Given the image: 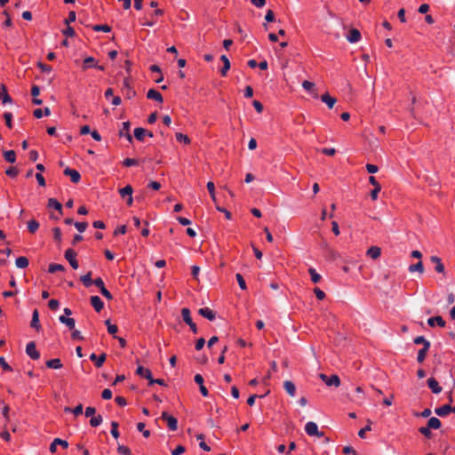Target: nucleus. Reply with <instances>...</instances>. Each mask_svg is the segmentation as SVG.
I'll return each instance as SVG.
<instances>
[{
	"mask_svg": "<svg viewBox=\"0 0 455 455\" xmlns=\"http://www.w3.org/2000/svg\"><path fill=\"white\" fill-rule=\"evenodd\" d=\"M91 304L97 312H100L104 307V303L99 296H92Z\"/></svg>",
	"mask_w": 455,
	"mask_h": 455,
	"instance_id": "nucleus-16",
	"label": "nucleus"
},
{
	"mask_svg": "<svg viewBox=\"0 0 455 455\" xmlns=\"http://www.w3.org/2000/svg\"><path fill=\"white\" fill-rule=\"evenodd\" d=\"M96 65V60L93 58V57H86L84 60V64H83V69H87L89 68H92V67H95Z\"/></svg>",
	"mask_w": 455,
	"mask_h": 455,
	"instance_id": "nucleus-37",
	"label": "nucleus"
},
{
	"mask_svg": "<svg viewBox=\"0 0 455 455\" xmlns=\"http://www.w3.org/2000/svg\"><path fill=\"white\" fill-rule=\"evenodd\" d=\"M429 347H430V343H427V344H425V347H423L421 349L419 350L418 356H417V361L419 363L424 362V360L426 358V355L427 354V352L429 350Z\"/></svg>",
	"mask_w": 455,
	"mask_h": 455,
	"instance_id": "nucleus-22",
	"label": "nucleus"
},
{
	"mask_svg": "<svg viewBox=\"0 0 455 455\" xmlns=\"http://www.w3.org/2000/svg\"><path fill=\"white\" fill-rule=\"evenodd\" d=\"M283 388L285 389V391L288 393L289 395H291L292 397L295 396L296 387L292 381L285 380L283 382Z\"/></svg>",
	"mask_w": 455,
	"mask_h": 455,
	"instance_id": "nucleus-19",
	"label": "nucleus"
},
{
	"mask_svg": "<svg viewBox=\"0 0 455 455\" xmlns=\"http://www.w3.org/2000/svg\"><path fill=\"white\" fill-rule=\"evenodd\" d=\"M161 418L164 420H166L168 427L172 431H175L178 428V420L173 416L169 415L166 411H164L162 413Z\"/></svg>",
	"mask_w": 455,
	"mask_h": 455,
	"instance_id": "nucleus-4",
	"label": "nucleus"
},
{
	"mask_svg": "<svg viewBox=\"0 0 455 455\" xmlns=\"http://www.w3.org/2000/svg\"><path fill=\"white\" fill-rule=\"evenodd\" d=\"M235 278H236V280L238 282V284H239L240 288L242 290H246L247 286H246V283H245L243 275L241 274H236L235 275Z\"/></svg>",
	"mask_w": 455,
	"mask_h": 455,
	"instance_id": "nucleus-51",
	"label": "nucleus"
},
{
	"mask_svg": "<svg viewBox=\"0 0 455 455\" xmlns=\"http://www.w3.org/2000/svg\"><path fill=\"white\" fill-rule=\"evenodd\" d=\"M46 366L48 368H52V369H60L62 367V363L60 359L55 358V359L47 361Z\"/></svg>",
	"mask_w": 455,
	"mask_h": 455,
	"instance_id": "nucleus-32",
	"label": "nucleus"
},
{
	"mask_svg": "<svg viewBox=\"0 0 455 455\" xmlns=\"http://www.w3.org/2000/svg\"><path fill=\"white\" fill-rule=\"evenodd\" d=\"M381 250L378 246H371L367 251V255L373 259H378L380 256Z\"/></svg>",
	"mask_w": 455,
	"mask_h": 455,
	"instance_id": "nucleus-27",
	"label": "nucleus"
},
{
	"mask_svg": "<svg viewBox=\"0 0 455 455\" xmlns=\"http://www.w3.org/2000/svg\"><path fill=\"white\" fill-rule=\"evenodd\" d=\"M103 419L101 415L93 416L90 419V425L93 427L100 426L102 423Z\"/></svg>",
	"mask_w": 455,
	"mask_h": 455,
	"instance_id": "nucleus-43",
	"label": "nucleus"
},
{
	"mask_svg": "<svg viewBox=\"0 0 455 455\" xmlns=\"http://www.w3.org/2000/svg\"><path fill=\"white\" fill-rule=\"evenodd\" d=\"M64 172V174H65L66 176L70 177V180H71V181H72L73 183H76H76H78V182L80 181V180H81V175H80V173H79L76 170H75V169H71V168H69V167H67V168H65V170H64V172Z\"/></svg>",
	"mask_w": 455,
	"mask_h": 455,
	"instance_id": "nucleus-6",
	"label": "nucleus"
},
{
	"mask_svg": "<svg viewBox=\"0 0 455 455\" xmlns=\"http://www.w3.org/2000/svg\"><path fill=\"white\" fill-rule=\"evenodd\" d=\"M50 309L57 310L60 307V302L57 299H51L48 303Z\"/></svg>",
	"mask_w": 455,
	"mask_h": 455,
	"instance_id": "nucleus-59",
	"label": "nucleus"
},
{
	"mask_svg": "<svg viewBox=\"0 0 455 455\" xmlns=\"http://www.w3.org/2000/svg\"><path fill=\"white\" fill-rule=\"evenodd\" d=\"M220 60L223 62V67L220 69V74L222 76H226L228 71L230 69V61L226 55H221Z\"/></svg>",
	"mask_w": 455,
	"mask_h": 455,
	"instance_id": "nucleus-20",
	"label": "nucleus"
},
{
	"mask_svg": "<svg viewBox=\"0 0 455 455\" xmlns=\"http://www.w3.org/2000/svg\"><path fill=\"white\" fill-rule=\"evenodd\" d=\"M64 257L69 262L70 266L74 269L78 268L79 265H78V261L76 259V251H74L73 249L66 250Z\"/></svg>",
	"mask_w": 455,
	"mask_h": 455,
	"instance_id": "nucleus-3",
	"label": "nucleus"
},
{
	"mask_svg": "<svg viewBox=\"0 0 455 455\" xmlns=\"http://www.w3.org/2000/svg\"><path fill=\"white\" fill-rule=\"evenodd\" d=\"M65 411H72L75 416H78V415H81L83 413V404H78L77 406H76L73 410L70 409L69 407H66L64 409Z\"/></svg>",
	"mask_w": 455,
	"mask_h": 455,
	"instance_id": "nucleus-44",
	"label": "nucleus"
},
{
	"mask_svg": "<svg viewBox=\"0 0 455 455\" xmlns=\"http://www.w3.org/2000/svg\"><path fill=\"white\" fill-rule=\"evenodd\" d=\"M435 412L439 417H445L451 412V405L445 404L442 407L436 408Z\"/></svg>",
	"mask_w": 455,
	"mask_h": 455,
	"instance_id": "nucleus-28",
	"label": "nucleus"
},
{
	"mask_svg": "<svg viewBox=\"0 0 455 455\" xmlns=\"http://www.w3.org/2000/svg\"><path fill=\"white\" fill-rule=\"evenodd\" d=\"M92 271H89L86 275H82L80 277V281L83 283V284L85 287H90L92 284L93 281L92 280Z\"/></svg>",
	"mask_w": 455,
	"mask_h": 455,
	"instance_id": "nucleus-30",
	"label": "nucleus"
},
{
	"mask_svg": "<svg viewBox=\"0 0 455 455\" xmlns=\"http://www.w3.org/2000/svg\"><path fill=\"white\" fill-rule=\"evenodd\" d=\"M131 123L129 121L122 124V128L119 131V136H124L129 142H132V136L130 133Z\"/></svg>",
	"mask_w": 455,
	"mask_h": 455,
	"instance_id": "nucleus-7",
	"label": "nucleus"
},
{
	"mask_svg": "<svg viewBox=\"0 0 455 455\" xmlns=\"http://www.w3.org/2000/svg\"><path fill=\"white\" fill-rule=\"evenodd\" d=\"M4 118L5 120V124H6L7 127L12 128V114L10 112H5L4 114Z\"/></svg>",
	"mask_w": 455,
	"mask_h": 455,
	"instance_id": "nucleus-54",
	"label": "nucleus"
},
{
	"mask_svg": "<svg viewBox=\"0 0 455 455\" xmlns=\"http://www.w3.org/2000/svg\"><path fill=\"white\" fill-rule=\"evenodd\" d=\"M74 226L80 233H83L87 228L88 224L87 222H75Z\"/></svg>",
	"mask_w": 455,
	"mask_h": 455,
	"instance_id": "nucleus-53",
	"label": "nucleus"
},
{
	"mask_svg": "<svg viewBox=\"0 0 455 455\" xmlns=\"http://www.w3.org/2000/svg\"><path fill=\"white\" fill-rule=\"evenodd\" d=\"M427 386L435 394L442 392V387L439 386L437 380L435 378H429L427 379Z\"/></svg>",
	"mask_w": 455,
	"mask_h": 455,
	"instance_id": "nucleus-13",
	"label": "nucleus"
},
{
	"mask_svg": "<svg viewBox=\"0 0 455 455\" xmlns=\"http://www.w3.org/2000/svg\"><path fill=\"white\" fill-rule=\"evenodd\" d=\"M435 323L437 325H439L440 327H444L445 326V321L440 315H437V316H435V317H430V318L427 319V324L430 327H434L435 325Z\"/></svg>",
	"mask_w": 455,
	"mask_h": 455,
	"instance_id": "nucleus-15",
	"label": "nucleus"
},
{
	"mask_svg": "<svg viewBox=\"0 0 455 455\" xmlns=\"http://www.w3.org/2000/svg\"><path fill=\"white\" fill-rule=\"evenodd\" d=\"M57 444H60L64 449H67L68 447V443L66 440H62L60 438H55L52 441V443H51L50 448H49V450H50V451L52 453L56 452V451H57Z\"/></svg>",
	"mask_w": 455,
	"mask_h": 455,
	"instance_id": "nucleus-8",
	"label": "nucleus"
},
{
	"mask_svg": "<svg viewBox=\"0 0 455 455\" xmlns=\"http://www.w3.org/2000/svg\"><path fill=\"white\" fill-rule=\"evenodd\" d=\"M185 452V447L182 445L177 446L176 449H174L172 452V455H181Z\"/></svg>",
	"mask_w": 455,
	"mask_h": 455,
	"instance_id": "nucleus-64",
	"label": "nucleus"
},
{
	"mask_svg": "<svg viewBox=\"0 0 455 455\" xmlns=\"http://www.w3.org/2000/svg\"><path fill=\"white\" fill-rule=\"evenodd\" d=\"M430 260L435 264V271L438 273H443L444 272V266L442 263V260L437 256H431Z\"/></svg>",
	"mask_w": 455,
	"mask_h": 455,
	"instance_id": "nucleus-21",
	"label": "nucleus"
},
{
	"mask_svg": "<svg viewBox=\"0 0 455 455\" xmlns=\"http://www.w3.org/2000/svg\"><path fill=\"white\" fill-rule=\"evenodd\" d=\"M59 320L61 323L65 324L68 329L74 330L76 323L75 319L66 317L65 315H60L59 317Z\"/></svg>",
	"mask_w": 455,
	"mask_h": 455,
	"instance_id": "nucleus-24",
	"label": "nucleus"
},
{
	"mask_svg": "<svg viewBox=\"0 0 455 455\" xmlns=\"http://www.w3.org/2000/svg\"><path fill=\"white\" fill-rule=\"evenodd\" d=\"M305 431L308 435L314 436L318 434V427L315 422L309 421L305 426Z\"/></svg>",
	"mask_w": 455,
	"mask_h": 455,
	"instance_id": "nucleus-12",
	"label": "nucleus"
},
{
	"mask_svg": "<svg viewBox=\"0 0 455 455\" xmlns=\"http://www.w3.org/2000/svg\"><path fill=\"white\" fill-rule=\"evenodd\" d=\"M308 273L310 274L311 280H312V282H313V283H319V282H320V280H321V278H322V277H321V275H320L315 271V268L310 267V268L308 269Z\"/></svg>",
	"mask_w": 455,
	"mask_h": 455,
	"instance_id": "nucleus-40",
	"label": "nucleus"
},
{
	"mask_svg": "<svg viewBox=\"0 0 455 455\" xmlns=\"http://www.w3.org/2000/svg\"><path fill=\"white\" fill-rule=\"evenodd\" d=\"M4 159L11 164H13L16 161V154L13 150H7L4 152Z\"/></svg>",
	"mask_w": 455,
	"mask_h": 455,
	"instance_id": "nucleus-33",
	"label": "nucleus"
},
{
	"mask_svg": "<svg viewBox=\"0 0 455 455\" xmlns=\"http://www.w3.org/2000/svg\"><path fill=\"white\" fill-rule=\"evenodd\" d=\"M441 421L439 419L435 418V417H432L428 419L427 421V427L430 428V429H438L441 427Z\"/></svg>",
	"mask_w": 455,
	"mask_h": 455,
	"instance_id": "nucleus-29",
	"label": "nucleus"
},
{
	"mask_svg": "<svg viewBox=\"0 0 455 455\" xmlns=\"http://www.w3.org/2000/svg\"><path fill=\"white\" fill-rule=\"evenodd\" d=\"M92 29L94 31L109 32L111 30V28L107 24H103V25H94L92 27Z\"/></svg>",
	"mask_w": 455,
	"mask_h": 455,
	"instance_id": "nucleus-47",
	"label": "nucleus"
},
{
	"mask_svg": "<svg viewBox=\"0 0 455 455\" xmlns=\"http://www.w3.org/2000/svg\"><path fill=\"white\" fill-rule=\"evenodd\" d=\"M360 38H361V33L356 28L350 29L348 35L347 36V40L349 43H356L360 40Z\"/></svg>",
	"mask_w": 455,
	"mask_h": 455,
	"instance_id": "nucleus-10",
	"label": "nucleus"
},
{
	"mask_svg": "<svg viewBox=\"0 0 455 455\" xmlns=\"http://www.w3.org/2000/svg\"><path fill=\"white\" fill-rule=\"evenodd\" d=\"M53 237L54 239L57 241V242H60L61 241V231L59 228H53Z\"/></svg>",
	"mask_w": 455,
	"mask_h": 455,
	"instance_id": "nucleus-60",
	"label": "nucleus"
},
{
	"mask_svg": "<svg viewBox=\"0 0 455 455\" xmlns=\"http://www.w3.org/2000/svg\"><path fill=\"white\" fill-rule=\"evenodd\" d=\"M0 366L4 370V371H11L12 369V367L6 363L4 357L1 356L0 357Z\"/></svg>",
	"mask_w": 455,
	"mask_h": 455,
	"instance_id": "nucleus-58",
	"label": "nucleus"
},
{
	"mask_svg": "<svg viewBox=\"0 0 455 455\" xmlns=\"http://www.w3.org/2000/svg\"><path fill=\"white\" fill-rule=\"evenodd\" d=\"M111 435L114 438H118L119 436L118 423L116 421L111 422Z\"/></svg>",
	"mask_w": 455,
	"mask_h": 455,
	"instance_id": "nucleus-45",
	"label": "nucleus"
},
{
	"mask_svg": "<svg viewBox=\"0 0 455 455\" xmlns=\"http://www.w3.org/2000/svg\"><path fill=\"white\" fill-rule=\"evenodd\" d=\"M26 353L33 360H37L40 357V353L36 350L34 341H30L27 344Z\"/></svg>",
	"mask_w": 455,
	"mask_h": 455,
	"instance_id": "nucleus-5",
	"label": "nucleus"
},
{
	"mask_svg": "<svg viewBox=\"0 0 455 455\" xmlns=\"http://www.w3.org/2000/svg\"><path fill=\"white\" fill-rule=\"evenodd\" d=\"M321 100L324 102L329 108H332L336 103V99L331 97L328 92L321 96Z\"/></svg>",
	"mask_w": 455,
	"mask_h": 455,
	"instance_id": "nucleus-17",
	"label": "nucleus"
},
{
	"mask_svg": "<svg viewBox=\"0 0 455 455\" xmlns=\"http://www.w3.org/2000/svg\"><path fill=\"white\" fill-rule=\"evenodd\" d=\"M48 206L49 207H52L54 208L55 210H57L60 214H62V205L60 203H59L56 199L54 198H50L48 200Z\"/></svg>",
	"mask_w": 455,
	"mask_h": 455,
	"instance_id": "nucleus-34",
	"label": "nucleus"
},
{
	"mask_svg": "<svg viewBox=\"0 0 455 455\" xmlns=\"http://www.w3.org/2000/svg\"><path fill=\"white\" fill-rule=\"evenodd\" d=\"M30 325H31L32 328H34V329H36L37 331L41 327L40 323H39V313H38L37 309H35L33 311Z\"/></svg>",
	"mask_w": 455,
	"mask_h": 455,
	"instance_id": "nucleus-23",
	"label": "nucleus"
},
{
	"mask_svg": "<svg viewBox=\"0 0 455 455\" xmlns=\"http://www.w3.org/2000/svg\"><path fill=\"white\" fill-rule=\"evenodd\" d=\"M198 314L202 315L203 317H205L206 319L210 321H213L216 317V314L213 310H212L209 307H202L198 310Z\"/></svg>",
	"mask_w": 455,
	"mask_h": 455,
	"instance_id": "nucleus-9",
	"label": "nucleus"
},
{
	"mask_svg": "<svg viewBox=\"0 0 455 455\" xmlns=\"http://www.w3.org/2000/svg\"><path fill=\"white\" fill-rule=\"evenodd\" d=\"M176 140L180 142H183L185 144H189L190 143V140L189 138L185 135V134H182L180 132H177L176 133Z\"/></svg>",
	"mask_w": 455,
	"mask_h": 455,
	"instance_id": "nucleus-48",
	"label": "nucleus"
},
{
	"mask_svg": "<svg viewBox=\"0 0 455 455\" xmlns=\"http://www.w3.org/2000/svg\"><path fill=\"white\" fill-rule=\"evenodd\" d=\"M146 133H147V130L144 129V128H136L134 130V137L136 138V140H138L139 141H143L144 140V138L146 136Z\"/></svg>",
	"mask_w": 455,
	"mask_h": 455,
	"instance_id": "nucleus-31",
	"label": "nucleus"
},
{
	"mask_svg": "<svg viewBox=\"0 0 455 455\" xmlns=\"http://www.w3.org/2000/svg\"><path fill=\"white\" fill-rule=\"evenodd\" d=\"M117 452L121 455H132L130 449L124 445H118Z\"/></svg>",
	"mask_w": 455,
	"mask_h": 455,
	"instance_id": "nucleus-52",
	"label": "nucleus"
},
{
	"mask_svg": "<svg viewBox=\"0 0 455 455\" xmlns=\"http://www.w3.org/2000/svg\"><path fill=\"white\" fill-rule=\"evenodd\" d=\"M181 316L183 321L189 326L190 330L194 332H197L196 324L193 322L191 318L190 310L188 307H183L181 309Z\"/></svg>",
	"mask_w": 455,
	"mask_h": 455,
	"instance_id": "nucleus-1",
	"label": "nucleus"
},
{
	"mask_svg": "<svg viewBox=\"0 0 455 455\" xmlns=\"http://www.w3.org/2000/svg\"><path fill=\"white\" fill-rule=\"evenodd\" d=\"M34 116L36 118H41L43 115L48 116L51 115V111L49 108H44V110L41 108H36L34 110Z\"/></svg>",
	"mask_w": 455,
	"mask_h": 455,
	"instance_id": "nucleus-35",
	"label": "nucleus"
},
{
	"mask_svg": "<svg viewBox=\"0 0 455 455\" xmlns=\"http://www.w3.org/2000/svg\"><path fill=\"white\" fill-rule=\"evenodd\" d=\"M65 270V267L63 265H60V264H55V263H52L49 265V268H48V271L49 273L51 274H53L55 273L56 271H64Z\"/></svg>",
	"mask_w": 455,
	"mask_h": 455,
	"instance_id": "nucleus-41",
	"label": "nucleus"
},
{
	"mask_svg": "<svg viewBox=\"0 0 455 455\" xmlns=\"http://www.w3.org/2000/svg\"><path fill=\"white\" fill-rule=\"evenodd\" d=\"M106 357L107 355L105 353H102L100 356H97L95 354H92L90 355V359L94 362L97 368H100L103 365L106 361Z\"/></svg>",
	"mask_w": 455,
	"mask_h": 455,
	"instance_id": "nucleus-11",
	"label": "nucleus"
},
{
	"mask_svg": "<svg viewBox=\"0 0 455 455\" xmlns=\"http://www.w3.org/2000/svg\"><path fill=\"white\" fill-rule=\"evenodd\" d=\"M38 228H39V223L36 220H32L28 222V229L30 233H32V234L36 233V231L38 229Z\"/></svg>",
	"mask_w": 455,
	"mask_h": 455,
	"instance_id": "nucleus-42",
	"label": "nucleus"
},
{
	"mask_svg": "<svg viewBox=\"0 0 455 455\" xmlns=\"http://www.w3.org/2000/svg\"><path fill=\"white\" fill-rule=\"evenodd\" d=\"M101 396L105 400H109L112 397V391L108 388H106L102 391Z\"/></svg>",
	"mask_w": 455,
	"mask_h": 455,
	"instance_id": "nucleus-61",
	"label": "nucleus"
},
{
	"mask_svg": "<svg viewBox=\"0 0 455 455\" xmlns=\"http://www.w3.org/2000/svg\"><path fill=\"white\" fill-rule=\"evenodd\" d=\"M15 265L19 268H25L28 266V259L26 257H19L16 259Z\"/></svg>",
	"mask_w": 455,
	"mask_h": 455,
	"instance_id": "nucleus-36",
	"label": "nucleus"
},
{
	"mask_svg": "<svg viewBox=\"0 0 455 455\" xmlns=\"http://www.w3.org/2000/svg\"><path fill=\"white\" fill-rule=\"evenodd\" d=\"M314 292H315L316 298L320 300H322L325 298V293L319 288H315Z\"/></svg>",
	"mask_w": 455,
	"mask_h": 455,
	"instance_id": "nucleus-63",
	"label": "nucleus"
},
{
	"mask_svg": "<svg viewBox=\"0 0 455 455\" xmlns=\"http://www.w3.org/2000/svg\"><path fill=\"white\" fill-rule=\"evenodd\" d=\"M147 98L150 100H155L158 102H163L164 100L162 94L155 89L148 90V92H147Z\"/></svg>",
	"mask_w": 455,
	"mask_h": 455,
	"instance_id": "nucleus-18",
	"label": "nucleus"
},
{
	"mask_svg": "<svg viewBox=\"0 0 455 455\" xmlns=\"http://www.w3.org/2000/svg\"><path fill=\"white\" fill-rule=\"evenodd\" d=\"M123 164L126 167L136 165V164H138V160L133 159V158H126L124 160Z\"/></svg>",
	"mask_w": 455,
	"mask_h": 455,
	"instance_id": "nucleus-56",
	"label": "nucleus"
},
{
	"mask_svg": "<svg viewBox=\"0 0 455 455\" xmlns=\"http://www.w3.org/2000/svg\"><path fill=\"white\" fill-rule=\"evenodd\" d=\"M133 189L132 186L127 185L124 188L119 189V194L122 197L130 196L132 195Z\"/></svg>",
	"mask_w": 455,
	"mask_h": 455,
	"instance_id": "nucleus-39",
	"label": "nucleus"
},
{
	"mask_svg": "<svg viewBox=\"0 0 455 455\" xmlns=\"http://www.w3.org/2000/svg\"><path fill=\"white\" fill-rule=\"evenodd\" d=\"M319 378L328 386V387H338L340 385V379L338 375L333 374L331 376H327L324 373H320Z\"/></svg>",
	"mask_w": 455,
	"mask_h": 455,
	"instance_id": "nucleus-2",
	"label": "nucleus"
},
{
	"mask_svg": "<svg viewBox=\"0 0 455 455\" xmlns=\"http://www.w3.org/2000/svg\"><path fill=\"white\" fill-rule=\"evenodd\" d=\"M207 189L210 193V196L212 197V199L216 202V196H215V186H214V183L212 182V181H209L207 183Z\"/></svg>",
	"mask_w": 455,
	"mask_h": 455,
	"instance_id": "nucleus-46",
	"label": "nucleus"
},
{
	"mask_svg": "<svg viewBox=\"0 0 455 455\" xmlns=\"http://www.w3.org/2000/svg\"><path fill=\"white\" fill-rule=\"evenodd\" d=\"M419 431L421 435H423L427 438H430L432 436L431 430L427 426L419 427Z\"/></svg>",
	"mask_w": 455,
	"mask_h": 455,
	"instance_id": "nucleus-50",
	"label": "nucleus"
},
{
	"mask_svg": "<svg viewBox=\"0 0 455 455\" xmlns=\"http://www.w3.org/2000/svg\"><path fill=\"white\" fill-rule=\"evenodd\" d=\"M409 271L410 272H415V271H418L419 272L420 274H422L424 272V267H423V263L422 261H419L417 262L416 264H412L409 267Z\"/></svg>",
	"mask_w": 455,
	"mask_h": 455,
	"instance_id": "nucleus-38",
	"label": "nucleus"
},
{
	"mask_svg": "<svg viewBox=\"0 0 455 455\" xmlns=\"http://www.w3.org/2000/svg\"><path fill=\"white\" fill-rule=\"evenodd\" d=\"M327 256L331 259H336L339 257V253L335 250L327 247Z\"/></svg>",
	"mask_w": 455,
	"mask_h": 455,
	"instance_id": "nucleus-57",
	"label": "nucleus"
},
{
	"mask_svg": "<svg viewBox=\"0 0 455 455\" xmlns=\"http://www.w3.org/2000/svg\"><path fill=\"white\" fill-rule=\"evenodd\" d=\"M365 167L369 173H376L379 170L377 165L371 164H367Z\"/></svg>",
	"mask_w": 455,
	"mask_h": 455,
	"instance_id": "nucleus-62",
	"label": "nucleus"
},
{
	"mask_svg": "<svg viewBox=\"0 0 455 455\" xmlns=\"http://www.w3.org/2000/svg\"><path fill=\"white\" fill-rule=\"evenodd\" d=\"M302 87L309 92L313 97L315 98H317L318 97V94L315 91V85L313 82H310V81H307V80H305L303 83H302Z\"/></svg>",
	"mask_w": 455,
	"mask_h": 455,
	"instance_id": "nucleus-14",
	"label": "nucleus"
},
{
	"mask_svg": "<svg viewBox=\"0 0 455 455\" xmlns=\"http://www.w3.org/2000/svg\"><path fill=\"white\" fill-rule=\"evenodd\" d=\"M123 91L125 92L126 97L129 99L135 95V91L131 88L127 79H124L123 82Z\"/></svg>",
	"mask_w": 455,
	"mask_h": 455,
	"instance_id": "nucleus-25",
	"label": "nucleus"
},
{
	"mask_svg": "<svg viewBox=\"0 0 455 455\" xmlns=\"http://www.w3.org/2000/svg\"><path fill=\"white\" fill-rule=\"evenodd\" d=\"M0 100L4 104L10 103L12 101V98L9 96L4 84L1 85Z\"/></svg>",
	"mask_w": 455,
	"mask_h": 455,
	"instance_id": "nucleus-26",
	"label": "nucleus"
},
{
	"mask_svg": "<svg viewBox=\"0 0 455 455\" xmlns=\"http://www.w3.org/2000/svg\"><path fill=\"white\" fill-rule=\"evenodd\" d=\"M5 173H6V175H8L9 177H12V178H14V177H16V176L18 175L19 171H18V169H17L16 167L12 166V167H9V168L5 171Z\"/></svg>",
	"mask_w": 455,
	"mask_h": 455,
	"instance_id": "nucleus-55",
	"label": "nucleus"
},
{
	"mask_svg": "<svg viewBox=\"0 0 455 455\" xmlns=\"http://www.w3.org/2000/svg\"><path fill=\"white\" fill-rule=\"evenodd\" d=\"M371 420L368 419V425L358 432L359 437L365 438L366 432L371 430Z\"/></svg>",
	"mask_w": 455,
	"mask_h": 455,
	"instance_id": "nucleus-49",
	"label": "nucleus"
}]
</instances>
